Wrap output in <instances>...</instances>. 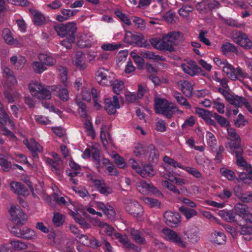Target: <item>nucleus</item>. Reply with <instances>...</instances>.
<instances>
[{"label": "nucleus", "mask_w": 252, "mask_h": 252, "mask_svg": "<svg viewBox=\"0 0 252 252\" xmlns=\"http://www.w3.org/2000/svg\"><path fill=\"white\" fill-rule=\"evenodd\" d=\"M179 32H172L163 36L161 39L153 38L150 40L151 44L159 50L172 51L174 50L176 38Z\"/></svg>", "instance_id": "nucleus-1"}, {"label": "nucleus", "mask_w": 252, "mask_h": 252, "mask_svg": "<svg viewBox=\"0 0 252 252\" xmlns=\"http://www.w3.org/2000/svg\"><path fill=\"white\" fill-rule=\"evenodd\" d=\"M154 108L156 114H161L170 119L174 114L176 106L166 99L156 96L154 98Z\"/></svg>", "instance_id": "nucleus-2"}, {"label": "nucleus", "mask_w": 252, "mask_h": 252, "mask_svg": "<svg viewBox=\"0 0 252 252\" xmlns=\"http://www.w3.org/2000/svg\"><path fill=\"white\" fill-rule=\"evenodd\" d=\"M29 89L31 94L39 99H50L51 98V92L40 83L35 82L30 83Z\"/></svg>", "instance_id": "nucleus-3"}, {"label": "nucleus", "mask_w": 252, "mask_h": 252, "mask_svg": "<svg viewBox=\"0 0 252 252\" xmlns=\"http://www.w3.org/2000/svg\"><path fill=\"white\" fill-rule=\"evenodd\" d=\"M115 78V74L109 69L104 68H99L95 74L96 81L102 86H110L112 84Z\"/></svg>", "instance_id": "nucleus-4"}, {"label": "nucleus", "mask_w": 252, "mask_h": 252, "mask_svg": "<svg viewBox=\"0 0 252 252\" xmlns=\"http://www.w3.org/2000/svg\"><path fill=\"white\" fill-rule=\"evenodd\" d=\"M9 212L12 221L16 224L15 226L24 224L27 220V215L23 211L19 206L11 207Z\"/></svg>", "instance_id": "nucleus-5"}, {"label": "nucleus", "mask_w": 252, "mask_h": 252, "mask_svg": "<svg viewBox=\"0 0 252 252\" xmlns=\"http://www.w3.org/2000/svg\"><path fill=\"white\" fill-rule=\"evenodd\" d=\"M8 229L11 234L18 238L32 239L34 238L36 236L34 230L27 227H19V226H12L9 227Z\"/></svg>", "instance_id": "nucleus-6"}, {"label": "nucleus", "mask_w": 252, "mask_h": 252, "mask_svg": "<svg viewBox=\"0 0 252 252\" xmlns=\"http://www.w3.org/2000/svg\"><path fill=\"white\" fill-rule=\"evenodd\" d=\"M125 42L129 45L139 47L147 46L146 42L141 34L133 33L129 31L126 32Z\"/></svg>", "instance_id": "nucleus-7"}, {"label": "nucleus", "mask_w": 252, "mask_h": 252, "mask_svg": "<svg viewBox=\"0 0 252 252\" xmlns=\"http://www.w3.org/2000/svg\"><path fill=\"white\" fill-rule=\"evenodd\" d=\"M232 38L235 43L246 49L252 47V41L249 38L248 35L241 31H235L232 34Z\"/></svg>", "instance_id": "nucleus-8"}, {"label": "nucleus", "mask_w": 252, "mask_h": 252, "mask_svg": "<svg viewBox=\"0 0 252 252\" xmlns=\"http://www.w3.org/2000/svg\"><path fill=\"white\" fill-rule=\"evenodd\" d=\"M162 233L165 235V238L167 240L173 242L179 247L183 248H186V243L182 239L175 231L165 228L162 229Z\"/></svg>", "instance_id": "nucleus-9"}, {"label": "nucleus", "mask_w": 252, "mask_h": 252, "mask_svg": "<svg viewBox=\"0 0 252 252\" xmlns=\"http://www.w3.org/2000/svg\"><path fill=\"white\" fill-rule=\"evenodd\" d=\"M76 237L83 245L94 249L100 247L102 243V239L104 238V237H101V240H98L93 236L89 237L83 234L77 235Z\"/></svg>", "instance_id": "nucleus-10"}, {"label": "nucleus", "mask_w": 252, "mask_h": 252, "mask_svg": "<svg viewBox=\"0 0 252 252\" xmlns=\"http://www.w3.org/2000/svg\"><path fill=\"white\" fill-rule=\"evenodd\" d=\"M181 68L185 73L191 76L197 75L200 72L203 75H205V73H203L204 71L193 61H190L187 63H182Z\"/></svg>", "instance_id": "nucleus-11"}, {"label": "nucleus", "mask_w": 252, "mask_h": 252, "mask_svg": "<svg viewBox=\"0 0 252 252\" xmlns=\"http://www.w3.org/2000/svg\"><path fill=\"white\" fill-rule=\"evenodd\" d=\"M195 112L199 117L202 119L207 125L214 126H216V122L212 119V118H214V114L212 111L199 107H195Z\"/></svg>", "instance_id": "nucleus-12"}, {"label": "nucleus", "mask_w": 252, "mask_h": 252, "mask_svg": "<svg viewBox=\"0 0 252 252\" xmlns=\"http://www.w3.org/2000/svg\"><path fill=\"white\" fill-rule=\"evenodd\" d=\"M163 217L166 224L172 227L177 226L181 222V216L178 212L166 211Z\"/></svg>", "instance_id": "nucleus-13"}, {"label": "nucleus", "mask_w": 252, "mask_h": 252, "mask_svg": "<svg viewBox=\"0 0 252 252\" xmlns=\"http://www.w3.org/2000/svg\"><path fill=\"white\" fill-rule=\"evenodd\" d=\"M235 195L244 202L252 201V191L246 192L240 185L235 186L233 188Z\"/></svg>", "instance_id": "nucleus-14"}, {"label": "nucleus", "mask_w": 252, "mask_h": 252, "mask_svg": "<svg viewBox=\"0 0 252 252\" xmlns=\"http://www.w3.org/2000/svg\"><path fill=\"white\" fill-rule=\"evenodd\" d=\"M119 98L117 95H114L113 100L107 98L104 99V108L109 114H114L116 112V109L120 108Z\"/></svg>", "instance_id": "nucleus-15"}, {"label": "nucleus", "mask_w": 252, "mask_h": 252, "mask_svg": "<svg viewBox=\"0 0 252 252\" xmlns=\"http://www.w3.org/2000/svg\"><path fill=\"white\" fill-rule=\"evenodd\" d=\"M129 233L132 240L137 244L140 245L146 244V240L144 236L143 233L141 231L131 228L129 229Z\"/></svg>", "instance_id": "nucleus-16"}, {"label": "nucleus", "mask_w": 252, "mask_h": 252, "mask_svg": "<svg viewBox=\"0 0 252 252\" xmlns=\"http://www.w3.org/2000/svg\"><path fill=\"white\" fill-rule=\"evenodd\" d=\"M126 210L130 214L135 217H137L143 212L142 206L135 201H131L129 204L126 206Z\"/></svg>", "instance_id": "nucleus-17"}, {"label": "nucleus", "mask_w": 252, "mask_h": 252, "mask_svg": "<svg viewBox=\"0 0 252 252\" xmlns=\"http://www.w3.org/2000/svg\"><path fill=\"white\" fill-rule=\"evenodd\" d=\"M51 91L62 101H67L69 99V94L67 90L61 86H53L52 87Z\"/></svg>", "instance_id": "nucleus-18"}, {"label": "nucleus", "mask_w": 252, "mask_h": 252, "mask_svg": "<svg viewBox=\"0 0 252 252\" xmlns=\"http://www.w3.org/2000/svg\"><path fill=\"white\" fill-rule=\"evenodd\" d=\"M10 188L14 193L19 195L26 196L30 194V192L26 186L21 183L12 182L10 184Z\"/></svg>", "instance_id": "nucleus-19"}, {"label": "nucleus", "mask_w": 252, "mask_h": 252, "mask_svg": "<svg viewBox=\"0 0 252 252\" xmlns=\"http://www.w3.org/2000/svg\"><path fill=\"white\" fill-rule=\"evenodd\" d=\"M45 161L52 171L55 172L56 174H60V170L63 165L62 160H53V158H46Z\"/></svg>", "instance_id": "nucleus-20"}, {"label": "nucleus", "mask_w": 252, "mask_h": 252, "mask_svg": "<svg viewBox=\"0 0 252 252\" xmlns=\"http://www.w3.org/2000/svg\"><path fill=\"white\" fill-rule=\"evenodd\" d=\"M78 10L63 9L61 10L62 15H57L56 20L60 22H63L69 19L70 17L75 15Z\"/></svg>", "instance_id": "nucleus-21"}, {"label": "nucleus", "mask_w": 252, "mask_h": 252, "mask_svg": "<svg viewBox=\"0 0 252 252\" xmlns=\"http://www.w3.org/2000/svg\"><path fill=\"white\" fill-rule=\"evenodd\" d=\"M99 209L101 210L104 214L109 219H113L115 216V211L113 208L110 205H106L103 203L99 202L97 204Z\"/></svg>", "instance_id": "nucleus-22"}, {"label": "nucleus", "mask_w": 252, "mask_h": 252, "mask_svg": "<svg viewBox=\"0 0 252 252\" xmlns=\"http://www.w3.org/2000/svg\"><path fill=\"white\" fill-rule=\"evenodd\" d=\"M69 214L72 216L76 222L78 223L81 227L84 229H88L91 227V225L77 212L71 210Z\"/></svg>", "instance_id": "nucleus-23"}, {"label": "nucleus", "mask_w": 252, "mask_h": 252, "mask_svg": "<svg viewBox=\"0 0 252 252\" xmlns=\"http://www.w3.org/2000/svg\"><path fill=\"white\" fill-rule=\"evenodd\" d=\"M211 241L218 245H223L225 243L226 236L221 231H215L211 235Z\"/></svg>", "instance_id": "nucleus-24"}, {"label": "nucleus", "mask_w": 252, "mask_h": 252, "mask_svg": "<svg viewBox=\"0 0 252 252\" xmlns=\"http://www.w3.org/2000/svg\"><path fill=\"white\" fill-rule=\"evenodd\" d=\"M75 66L80 69L83 70L87 67L85 63V56L82 52H77L73 60Z\"/></svg>", "instance_id": "nucleus-25"}, {"label": "nucleus", "mask_w": 252, "mask_h": 252, "mask_svg": "<svg viewBox=\"0 0 252 252\" xmlns=\"http://www.w3.org/2000/svg\"><path fill=\"white\" fill-rule=\"evenodd\" d=\"M180 86L182 93L187 97H191L192 96L193 86L189 81L187 80L181 81Z\"/></svg>", "instance_id": "nucleus-26"}, {"label": "nucleus", "mask_w": 252, "mask_h": 252, "mask_svg": "<svg viewBox=\"0 0 252 252\" xmlns=\"http://www.w3.org/2000/svg\"><path fill=\"white\" fill-rule=\"evenodd\" d=\"M245 170L247 173L241 172L239 174V181L246 184H250L252 182V166H249Z\"/></svg>", "instance_id": "nucleus-27"}, {"label": "nucleus", "mask_w": 252, "mask_h": 252, "mask_svg": "<svg viewBox=\"0 0 252 252\" xmlns=\"http://www.w3.org/2000/svg\"><path fill=\"white\" fill-rule=\"evenodd\" d=\"M33 16V21L34 24L37 26H41L45 23V17L40 11L37 10H30Z\"/></svg>", "instance_id": "nucleus-28"}, {"label": "nucleus", "mask_w": 252, "mask_h": 252, "mask_svg": "<svg viewBox=\"0 0 252 252\" xmlns=\"http://www.w3.org/2000/svg\"><path fill=\"white\" fill-rule=\"evenodd\" d=\"M10 61L11 64L14 66L15 69L19 70L24 66L27 60L23 57L18 59L16 56H13L10 58Z\"/></svg>", "instance_id": "nucleus-29"}, {"label": "nucleus", "mask_w": 252, "mask_h": 252, "mask_svg": "<svg viewBox=\"0 0 252 252\" xmlns=\"http://www.w3.org/2000/svg\"><path fill=\"white\" fill-rule=\"evenodd\" d=\"M243 150H240L236 152L235 157L236 158V163L238 166L243 167L244 170L247 169L249 166H252L248 164L246 159L243 157Z\"/></svg>", "instance_id": "nucleus-30"}, {"label": "nucleus", "mask_w": 252, "mask_h": 252, "mask_svg": "<svg viewBox=\"0 0 252 252\" xmlns=\"http://www.w3.org/2000/svg\"><path fill=\"white\" fill-rule=\"evenodd\" d=\"M241 140H231L228 143V146H226L228 151L232 154H235L236 152L243 150L241 147Z\"/></svg>", "instance_id": "nucleus-31"}, {"label": "nucleus", "mask_w": 252, "mask_h": 252, "mask_svg": "<svg viewBox=\"0 0 252 252\" xmlns=\"http://www.w3.org/2000/svg\"><path fill=\"white\" fill-rule=\"evenodd\" d=\"M23 142L29 151L42 152V147L33 138L30 139V142L27 139L24 140Z\"/></svg>", "instance_id": "nucleus-32"}, {"label": "nucleus", "mask_w": 252, "mask_h": 252, "mask_svg": "<svg viewBox=\"0 0 252 252\" xmlns=\"http://www.w3.org/2000/svg\"><path fill=\"white\" fill-rule=\"evenodd\" d=\"M102 165H105L107 171L109 173V175L111 176H117L119 174L118 169L111 162L110 160L107 158H104L102 159Z\"/></svg>", "instance_id": "nucleus-33"}, {"label": "nucleus", "mask_w": 252, "mask_h": 252, "mask_svg": "<svg viewBox=\"0 0 252 252\" xmlns=\"http://www.w3.org/2000/svg\"><path fill=\"white\" fill-rule=\"evenodd\" d=\"M246 100V98L243 96L231 94L227 101L233 105H235L238 107H241L244 105Z\"/></svg>", "instance_id": "nucleus-34"}, {"label": "nucleus", "mask_w": 252, "mask_h": 252, "mask_svg": "<svg viewBox=\"0 0 252 252\" xmlns=\"http://www.w3.org/2000/svg\"><path fill=\"white\" fill-rule=\"evenodd\" d=\"M240 234L245 240L251 241L252 239V226L247 224L241 225Z\"/></svg>", "instance_id": "nucleus-35"}, {"label": "nucleus", "mask_w": 252, "mask_h": 252, "mask_svg": "<svg viewBox=\"0 0 252 252\" xmlns=\"http://www.w3.org/2000/svg\"><path fill=\"white\" fill-rule=\"evenodd\" d=\"M8 123V126L14 128L15 125L13 121L10 119L8 115L5 111L0 112V125L1 126H5Z\"/></svg>", "instance_id": "nucleus-36"}, {"label": "nucleus", "mask_w": 252, "mask_h": 252, "mask_svg": "<svg viewBox=\"0 0 252 252\" xmlns=\"http://www.w3.org/2000/svg\"><path fill=\"white\" fill-rule=\"evenodd\" d=\"M148 152L150 153L149 159L154 163L158 162L159 153L157 149L153 144H150L148 146Z\"/></svg>", "instance_id": "nucleus-37"}, {"label": "nucleus", "mask_w": 252, "mask_h": 252, "mask_svg": "<svg viewBox=\"0 0 252 252\" xmlns=\"http://www.w3.org/2000/svg\"><path fill=\"white\" fill-rule=\"evenodd\" d=\"M38 59L40 62L43 63L45 66H52L56 62V60L53 57L46 54H39Z\"/></svg>", "instance_id": "nucleus-38"}, {"label": "nucleus", "mask_w": 252, "mask_h": 252, "mask_svg": "<svg viewBox=\"0 0 252 252\" xmlns=\"http://www.w3.org/2000/svg\"><path fill=\"white\" fill-rule=\"evenodd\" d=\"M177 102L181 105L184 106L186 109H190L191 106L187 99L178 92H175L173 95Z\"/></svg>", "instance_id": "nucleus-39"}, {"label": "nucleus", "mask_w": 252, "mask_h": 252, "mask_svg": "<svg viewBox=\"0 0 252 252\" xmlns=\"http://www.w3.org/2000/svg\"><path fill=\"white\" fill-rule=\"evenodd\" d=\"M3 95L8 103H13L15 101V98H18L20 96L18 93L13 92L10 89L5 90L3 92Z\"/></svg>", "instance_id": "nucleus-40"}, {"label": "nucleus", "mask_w": 252, "mask_h": 252, "mask_svg": "<svg viewBox=\"0 0 252 252\" xmlns=\"http://www.w3.org/2000/svg\"><path fill=\"white\" fill-rule=\"evenodd\" d=\"M219 215L227 221L233 222L236 221V214L233 211L221 210L219 212Z\"/></svg>", "instance_id": "nucleus-41"}, {"label": "nucleus", "mask_w": 252, "mask_h": 252, "mask_svg": "<svg viewBox=\"0 0 252 252\" xmlns=\"http://www.w3.org/2000/svg\"><path fill=\"white\" fill-rule=\"evenodd\" d=\"M234 208L236 215L237 214L242 218L249 212L247 206L244 204L237 203L235 205Z\"/></svg>", "instance_id": "nucleus-42"}, {"label": "nucleus", "mask_w": 252, "mask_h": 252, "mask_svg": "<svg viewBox=\"0 0 252 252\" xmlns=\"http://www.w3.org/2000/svg\"><path fill=\"white\" fill-rule=\"evenodd\" d=\"M0 166L2 170L5 172L9 171L12 168L11 162L8 161L6 156L2 154H0Z\"/></svg>", "instance_id": "nucleus-43"}, {"label": "nucleus", "mask_w": 252, "mask_h": 252, "mask_svg": "<svg viewBox=\"0 0 252 252\" xmlns=\"http://www.w3.org/2000/svg\"><path fill=\"white\" fill-rule=\"evenodd\" d=\"M180 212L184 215L186 219H190L197 215V212L194 209L187 208L184 206H181L179 208Z\"/></svg>", "instance_id": "nucleus-44"}, {"label": "nucleus", "mask_w": 252, "mask_h": 252, "mask_svg": "<svg viewBox=\"0 0 252 252\" xmlns=\"http://www.w3.org/2000/svg\"><path fill=\"white\" fill-rule=\"evenodd\" d=\"M223 66V71L227 76L232 80H236V76L234 75V67L227 62Z\"/></svg>", "instance_id": "nucleus-45"}, {"label": "nucleus", "mask_w": 252, "mask_h": 252, "mask_svg": "<svg viewBox=\"0 0 252 252\" xmlns=\"http://www.w3.org/2000/svg\"><path fill=\"white\" fill-rule=\"evenodd\" d=\"M54 196H55V200L58 204L67 207L69 210H71L70 206H73V202L70 201L69 198H66L68 200V201H67L65 199L64 197H59V196L57 194H55Z\"/></svg>", "instance_id": "nucleus-46"}, {"label": "nucleus", "mask_w": 252, "mask_h": 252, "mask_svg": "<svg viewBox=\"0 0 252 252\" xmlns=\"http://www.w3.org/2000/svg\"><path fill=\"white\" fill-rule=\"evenodd\" d=\"M2 37L5 42L8 45H13L16 43V40L11 35V33L8 29H4L2 32Z\"/></svg>", "instance_id": "nucleus-47"}, {"label": "nucleus", "mask_w": 252, "mask_h": 252, "mask_svg": "<svg viewBox=\"0 0 252 252\" xmlns=\"http://www.w3.org/2000/svg\"><path fill=\"white\" fill-rule=\"evenodd\" d=\"M148 153V147L141 144H137L134 147V154L136 157L145 155Z\"/></svg>", "instance_id": "nucleus-48"}, {"label": "nucleus", "mask_w": 252, "mask_h": 252, "mask_svg": "<svg viewBox=\"0 0 252 252\" xmlns=\"http://www.w3.org/2000/svg\"><path fill=\"white\" fill-rule=\"evenodd\" d=\"M64 220V215L57 212H54L52 221L55 226H60L62 225L63 224Z\"/></svg>", "instance_id": "nucleus-49"}, {"label": "nucleus", "mask_w": 252, "mask_h": 252, "mask_svg": "<svg viewBox=\"0 0 252 252\" xmlns=\"http://www.w3.org/2000/svg\"><path fill=\"white\" fill-rule=\"evenodd\" d=\"M155 174V172L153 167L150 164H147L144 167H142L141 172L140 171V175L142 177L153 176Z\"/></svg>", "instance_id": "nucleus-50"}, {"label": "nucleus", "mask_w": 252, "mask_h": 252, "mask_svg": "<svg viewBox=\"0 0 252 252\" xmlns=\"http://www.w3.org/2000/svg\"><path fill=\"white\" fill-rule=\"evenodd\" d=\"M193 9V7L190 5H184L178 10V13L181 16L187 17Z\"/></svg>", "instance_id": "nucleus-51"}, {"label": "nucleus", "mask_w": 252, "mask_h": 252, "mask_svg": "<svg viewBox=\"0 0 252 252\" xmlns=\"http://www.w3.org/2000/svg\"><path fill=\"white\" fill-rule=\"evenodd\" d=\"M114 13L122 22H123L126 25L130 26L131 25V22L130 19L128 18L127 16L125 13H123L119 9H115Z\"/></svg>", "instance_id": "nucleus-52"}, {"label": "nucleus", "mask_w": 252, "mask_h": 252, "mask_svg": "<svg viewBox=\"0 0 252 252\" xmlns=\"http://www.w3.org/2000/svg\"><path fill=\"white\" fill-rule=\"evenodd\" d=\"M66 36H75V33L77 31L76 24L74 22H69L65 24Z\"/></svg>", "instance_id": "nucleus-53"}, {"label": "nucleus", "mask_w": 252, "mask_h": 252, "mask_svg": "<svg viewBox=\"0 0 252 252\" xmlns=\"http://www.w3.org/2000/svg\"><path fill=\"white\" fill-rule=\"evenodd\" d=\"M222 53L226 54L229 52L236 53L238 52L236 47L229 42L223 44L221 47Z\"/></svg>", "instance_id": "nucleus-54"}, {"label": "nucleus", "mask_w": 252, "mask_h": 252, "mask_svg": "<svg viewBox=\"0 0 252 252\" xmlns=\"http://www.w3.org/2000/svg\"><path fill=\"white\" fill-rule=\"evenodd\" d=\"M220 173L222 176L230 181L233 180L236 178L235 174L232 170L224 167L220 169Z\"/></svg>", "instance_id": "nucleus-55"}, {"label": "nucleus", "mask_w": 252, "mask_h": 252, "mask_svg": "<svg viewBox=\"0 0 252 252\" xmlns=\"http://www.w3.org/2000/svg\"><path fill=\"white\" fill-rule=\"evenodd\" d=\"M33 70L36 73L40 74L47 69L43 63L40 61H34L32 63Z\"/></svg>", "instance_id": "nucleus-56"}, {"label": "nucleus", "mask_w": 252, "mask_h": 252, "mask_svg": "<svg viewBox=\"0 0 252 252\" xmlns=\"http://www.w3.org/2000/svg\"><path fill=\"white\" fill-rule=\"evenodd\" d=\"M10 244L14 249L16 251L25 250L27 248V245L25 243L19 240L10 241Z\"/></svg>", "instance_id": "nucleus-57"}, {"label": "nucleus", "mask_w": 252, "mask_h": 252, "mask_svg": "<svg viewBox=\"0 0 252 252\" xmlns=\"http://www.w3.org/2000/svg\"><path fill=\"white\" fill-rule=\"evenodd\" d=\"M163 161L175 168L176 167H179L181 169H184V166L181 164L179 162H177V161L175 160L174 159L170 158L169 157L167 156H165L163 158Z\"/></svg>", "instance_id": "nucleus-58"}, {"label": "nucleus", "mask_w": 252, "mask_h": 252, "mask_svg": "<svg viewBox=\"0 0 252 252\" xmlns=\"http://www.w3.org/2000/svg\"><path fill=\"white\" fill-rule=\"evenodd\" d=\"M76 103L78 107V113L82 118H87V113L86 111V104L81 101L76 100Z\"/></svg>", "instance_id": "nucleus-59"}, {"label": "nucleus", "mask_w": 252, "mask_h": 252, "mask_svg": "<svg viewBox=\"0 0 252 252\" xmlns=\"http://www.w3.org/2000/svg\"><path fill=\"white\" fill-rule=\"evenodd\" d=\"M110 86H113V90L114 93L119 94L120 92L123 89L124 87V84L123 81L118 80H114L112 84Z\"/></svg>", "instance_id": "nucleus-60"}, {"label": "nucleus", "mask_w": 252, "mask_h": 252, "mask_svg": "<svg viewBox=\"0 0 252 252\" xmlns=\"http://www.w3.org/2000/svg\"><path fill=\"white\" fill-rule=\"evenodd\" d=\"M59 75L62 82L66 86L67 80V69L65 67L61 66L58 69Z\"/></svg>", "instance_id": "nucleus-61"}, {"label": "nucleus", "mask_w": 252, "mask_h": 252, "mask_svg": "<svg viewBox=\"0 0 252 252\" xmlns=\"http://www.w3.org/2000/svg\"><path fill=\"white\" fill-rule=\"evenodd\" d=\"M214 118L222 127H228L230 125L229 122L226 118L219 115L216 113H214Z\"/></svg>", "instance_id": "nucleus-62"}, {"label": "nucleus", "mask_w": 252, "mask_h": 252, "mask_svg": "<svg viewBox=\"0 0 252 252\" xmlns=\"http://www.w3.org/2000/svg\"><path fill=\"white\" fill-rule=\"evenodd\" d=\"M151 185V184H148L145 181H141L137 186V189L141 193L143 194L147 193L149 190Z\"/></svg>", "instance_id": "nucleus-63"}, {"label": "nucleus", "mask_w": 252, "mask_h": 252, "mask_svg": "<svg viewBox=\"0 0 252 252\" xmlns=\"http://www.w3.org/2000/svg\"><path fill=\"white\" fill-rule=\"evenodd\" d=\"M144 201L146 204L150 205V206L152 208H159L160 206V202L158 199L151 197H146L144 198Z\"/></svg>", "instance_id": "nucleus-64"}]
</instances>
